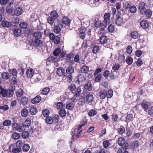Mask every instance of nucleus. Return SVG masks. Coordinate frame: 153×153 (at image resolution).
Here are the masks:
<instances>
[{"label":"nucleus","mask_w":153,"mask_h":153,"mask_svg":"<svg viewBox=\"0 0 153 153\" xmlns=\"http://www.w3.org/2000/svg\"><path fill=\"white\" fill-rule=\"evenodd\" d=\"M68 89L73 94L74 97L77 98L79 97L82 92V89L80 87H76V86L74 83H71L68 87Z\"/></svg>","instance_id":"obj_1"},{"label":"nucleus","mask_w":153,"mask_h":153,"mask_svg":"<svg viewBox=\"0 0 153 153\" xmlns=\"http://www.w3.org/2000/svg\"><path fill=\"white\" fill-rule=\"evenodd\" d=\"M113 94V91L111 89H108L107 91L103 90L100 91L99 97L101 99H104L106 97L110 98L112 97Z\"/></svg>","instance_id":"obj_2"},{"label":"nucleus","mask_w":153,"mask_h":153,"mask_svg":"<svg viewBox=\"0 0 153 153\" xmlns=\"http://www.w3.org/2000/svg\"><path fill=\"white\" fill-rule=\"evenodd\" d=\"M117 14L116 15V18L115 19L116 24L118 26H121L123 24V18H121L120 16L124 14L123 10H117Z\"/></svg>","instance_id":"obj_3"},{"label":"nucleus","mask_w":153,"mask_h":153,"mask_svg":"<svg viewBox=\"0 0 153 153\" xmlns=\"http://www.w3.org/2000/svg\"><path fill=\"white\" fill-rule=\"evenodd\" d=\"M84 90L86 91H91L93 89L92 84L91 82H87L84 86Z\"/></svg>","instance_id":"obj_4"},{"label":"nucleus","mask_w":153,"mask_h":153,"mask_svg":"<svg viewBox=\"0 0 153 153\" xmlns=\"http://www.w3.org/2000/svg\"><path fill=\"white\" fill-rule=\"evenodd\" d=\"M33 43L35 47L42 48L43 45V42L41 39H35Z\"/></svg>","instance_id":"obj_5"},{"label":"nucleus","mask_w":153,"mask_h":153,"mask_svg":"<svg viewBox=\"0 0 153 153\" xmlns=\"http://www.w3.org/2000/svg\"><path fill=\"white\" fill-rule=\"evenodd\" d=\"M140 13L142 15H145L147 18H150L152 15L151 10H140Z\"/></svg>","instance_id":"obj_6"},{"label":"nucleus","mask_w":153,"mask_h":153,"mask_svg":"<svg viewBox=\"0 0 153 153\" xmlns=\"http://www.w3.org/2000/svg\"><path fill=\"white\" fill-rule=\"evenodd\" d=\"M140 26L143 29L147 28L149 26L148 21L146 20H142L140 23Z\"/></svg>","instance_id":"obj_7"},{"label":"nucleus","mask_w":153,"mask_h":153,"mask_svg":"<svg viewBox=\"0 0 153 153\" xmlns=\"http://www.w3.org/2000/svg\"><path fill=\"white\" fill-rule=\"evenodd\" d=\"M56 73L59 76H64V77L65 76V70L62 67H59L58 68L56 71Z\"/></svg>","instance_id":"obj_8"},{"label":"nucleus","mask_w":153,"mask_h":153,"mask_svg":"<svg viewBox=\"0 0 153 153\" xmlns=\"http://www.w3.org/2000/svg\"><path fill=\"white\" fill-rule=\"evenodd\" d=\"M107 36L103 35L100 38V42L101 44L104 45L107 43Z\"/></svg>","instance_id":"obj_9"},{"label":"nucleus","mask_w":153,"mask_h":153,"mask_svg":"<svg viewBox=\"0 0 153 153\" xmlns=\"http://www.w3.org/2000/svg\"><path fill=\"white\" fill-rule=\"evenodd\" d=\"M71 20L67 16H64L62 19V22L66 25L67 26H69L70 25Z\"/></svg>","instance_id":"obj_10"},{"label":"nucleus","mask_w":153,"mask_h":153,"mask_svg":"<svg viewBox=\"0 0 153 153\" xmlns=\"http://www.w3.org/2000/svg\"><path fill=\"white\" fill-rule=\"evenodd\" d=\"M86 99L88 102L89 103L91 102L94 100V97L93 94L90 93L88 94L86 97Z\"/></svg>","instance_id":"obj_11"},{"label":"nucleus","mask_w":153,"mask_h":153,"mask_svg":"<svg viewBox=\"0 0 153 153\" xmlns=\"http://www.w3.org/2000/svg\"><path fill=\"white\" fill-rule=\"evenodd\" d=\"M26 74L27 77L29 78H31L34 75V71L32 68L28 69L26 73Z\"/></svg>","instance_id":"obj_12"},{"label":"nucleus","mask_w":153,"mask_h":153,"mask_svg":"<svg viewBox=\"0 0 153 153\" xmlns=\"http://www.w3.org/2000/svg\"><path fill=\"white\" fill-rule=\"evenodd\" d=\"M89 67L86 65L83 66L80 68L81 73L83 74H86L89 71Z\"/></svg>","instance_id":"obj_13"},{"label":"nucleus","mask_w":153,"mask_h":153,"mask_svg":"<svg viewBox=\"0 0 153 153\" xmlns=\"http://www.w3.org/2000/svg\"><path fill=\"white\" fill-rule=\"evenodd\" d=\"M41 99L40 96L37 95L32 100L31 102L33 104H37L40 101Z\"/></svg>","instance_id":"obj_14"},{"label":"nucleus","mask_w":153,"mask_h":153,"mask_svg":"<svg viewBox=\"0 0 153 153\" xmlns=\"http://www.w3.org/2000/svg\"><path fill=\"white\" fill-rule=\"evenodd\" d=\"M117 142L119 146H122L126 143V140L123 137H120L118 138Z\"/></svg>","instance_id":"obj_15"},{"label":"nucleus","mask_w":153,"mask_h":153,"mask_svg":"<svg viewBox=\"0 0 153 153\" xmlns=\"http://www.w3.org/2000/svg\"><path fill=\"white\" fill-rule=\"evenodd\" d=\"M28 98L26 97H23L22 98L20 102V104L23 105H25L27 104L28 102Z\"/></svg>","instance_id":"obj_16"},{"label":"nucleus","mask_w":153,"mask_h":153,"mask_svg":"<svg viewBox=\"0 0 153 153\" xmlns=\"http://www.w3.org/2000/svg\"><path fill=\"white\" fill-rule=\"evenodd\" d=\"M33 36L35 39H41L42 37V34L41 32L37 31L34 32Z\"/></svg>","instance_id":"obj_17"},{"label":"nucleus","mask_w":153,"mask_h":153,"mask_svg":"<svg viewBox=\"0 0 153 153\" xmlns=\"http://www.w3.org/2000/svg\"><path fill=\"white\" fill-rule=\"evenodd\" d=\"M7 90L4 89L2 86H0V94H2L3 97H5L7 96Z\"/></svg>","instance_id":"obj_18"},{"label":"nucleus","mask_w":153,"mask_h":153,"mask_svg":"<svg viewBox=\"0 0 153 153\" xmlns=\"http://www.w3.org/2000/svg\"><path fill=\"white\" fill-rule=\"evenodd\" d=\"M9 71L12 76L17 77L18 72L16 69L15 68L9 69Z\"/></svg>","instance_id":"obj_19"},{"label":"nucleus","mask_w":153,"mask_h":153,"mask_svg":"<svg viewBox=\"0 0 153 153\" xmlns=\"http://www.w3.org/2000/svg\"><path fill=\"white\" fill-rule=\"evenodd\" d=\"M117 132L119 134L122 135L125 131V129L124 127L122 126H120L119 128H118Z\"/></svg>","instance_id":"obj_20"},{"label":"nucleus","mask_w":153,"mask_h":153,"mask_svg":"<svg viewBox=\"0 0 153 153\" xmlns=\"http://www.w3.org/2000/svg\"><path fill=\"white\" fill-rule=\"evenodd\" d=\"M139 34L138 33L135 31L131 32L130 33V36L134 39H137L138 37Z\"/></svg>","instance_id":"obj_21"},{"label":"nucleus","mask_w":153,"mask_h":153,"mask_svg":"<svg viewBox=\"0 0 153 153\" xmlns=\"http://www.w3.org/2000/svg\"><path fill=\"white\" fill-rule=\"evenodd\" d=\"M130 3L129 2H126L125 4L126 9L129 8V10H136L137 8L134 5L131 6Z\"/></svg>","instance_id":"obj_22"},{"label":"nucleus","mask_w":153,"mask_h":153,"mask_svg":"<svg viewBox=\"0 0 153 153\" xmlns=\"http://www.w3.org/2000/svg\"><path fill=\"white\" fill-rule=\"evenodd\" d=\"M29 111L26 108H24L21 111V115L23 117H26L28 115Z\"/></svg>","instance_id":"obj_23"},{"label":"nucleus","mask_w":153,"mask_h":153,"mask_svg":"<svg viewBox=\"0 0 153 153\" xmlns=\"http://www.w3.org/2000/svg\"><path fill=\"white\" fill-rule=\"evenodd\" d=\"M139 146V142L138 140H135L131 143V148L134 149L137 148Z\"/></svg>","instance_id":"obj_24"},{"label":"nucleus","mask_w":153,"mask_h":153,"mask_svg":"<svg viewBox=\"0 0 153 153\" xmlns=\"http://www.w3.org/2000/svg\"><path fill=\"white\" fill-rule=\"evenodd\" d=\"M1 25L3 27H9L12 25V24L10 22L3 21L1 23Z\"/></svg>","instance_id":"obj_25"},{"label":"nucleus","mask_w":153,"mask_h":153,"mask_svg":"<svg viewBox=\"0 0 153 153\" xmlns=\"http://www.w3.org/2000/svg\"><path fill=\"white\" fill-rule=\"evenodd\" d=\"M21 33V30L20 29L17 28L14 30L13 33L14 36L17 37L20 36Z\"/></svg>","instance_id":"obj_26"},{"label":"nucleus","mask_w":153,"mask_h":153,"mask_svg":"<svg viewBox=\"0 0 153 153\" xmlns=\"http://www.w3.org/2000/svg\"><path fill=\"white\" fill-rule=\"evenodd\" d=\"M30 114L31 115H34L36 114L37 111V110L36 107L32 106L30 110Z\"/></svg>","instance_id":"obj_27"},{"label":"nucleus","mask_w":153,"mask_h":153,"mask_svg":"<svg viewBox=\"0 0 153 153\" xmlns=\"http://www.w3.org/2000/svg\"><path fill=\"white\" fill-rule=\"evenodd\" d=\"M74 68L71 66L68 67L66 70V73L68 74H72L74 72Z\"/></svg>","instance_id":"obj_28"},{"label":"nucleus","mask_w":153,"mask_h":153,"mask_svg":"<svg viewBox=\"0 0 153 153\" xmlns=\"http://www.w3.org/2000/svg\"><path fill=\"white\" fill-rule=\"evenodd\" d=\"M10 76L9 74L7 72H4L1 75L2 78L4 79H8L9 78Z\"/></svg>","instance_id":"obj_29"},{"label":"nucleus","mask_w":153,"mask_h":153,"mask_svg":"<svg viewBox=\"0 0 153 153\" xmlns=\"http://www.w3.org/2000/svg\"><path fill=\"white\" fill-rule=\"evenodd\" d=\"M48 62L50 63H53L56 62L57 61V58L56 57L55 58L53 56H49L47 59Z\"/></svg>","instance_id":"obj_30"},{"label":"nucleus","mask_w":153,"mask_h":153,"mask_svg":"<svg viewBox=\"0 0 153 153\" xmlns=\"http://www.w3.org/2000/svg\"><path fill=\"white\" fill-rule=\"evenodd\" d=\"M118 61L120 63H122L125 62V56L123 54H119Z\"/></svg>","instance_id":"obj_31"},{"label":"nucleus","mask_w":153,"mask_h":153,"mask_svg":"<svg viewBox=\"0 0 153 153\" xmlns=\"http://www.w3.org/2000/svg\"><path fill=\"white\" fill-rule=\"evenodd\" d=\"M66 112L63 108L61 109L59 111V114L60 116L62 117H65L66 115Z\"/></svg>","instance_id":"obj_32"},{"label":"nucleus","mask_w":153,"mask_h":153,"mask_svg":"<svg viewBox=\"0 0 153 153\" xmlns=\"http://www.w3.org/2000/svg\"><path fill=\"white\" fill-rule=\"evenodd\" d=\"M85 79V78L84 76L82 74H79L77 77V81L79 83L80 82H83Z\"/></svg>","instance_id":"obj_33"},{"label":"nucleus","mask_w":153,"mask_h":153,"mask_svg":"<svg viewBox=\"0 0 153 153\" xmlns=\"http://www.w3.org/2000/svg\"><path fill=\"white\" fill-rule=\"evenodd\" d=\"M12 129L16 131H19V124L16 123H14L12 124Z\"/></svg>","instance_id":"obj_34"},{"label":"nucleus","mask_w":153,"mask_h":153,"mask_svg":"<svg viewBox=\"0 0 153 153\" xmlns=\"http://www.w3.org/2000/svg\"><path fill=\"white\" fill-rule=\"evenodd\" d=\"M50 91V89L47 87L43 89L41 92V94L44 95L48 94Z\"/></svg>","instance_id":"obj_35"},{"label":"nucleus","mask_w":153,"mask_h":153,"mask_svg":"<svg viewBox=\"0 0 153 153\" xmlns=\"http://www.w3.org/2000/svg\"><path fill=\"white\" fill-rule=\"evenodd\" d=\"M88 123V120L85 119L84 121H82L77 128V130H79L82 128L83 126H85Z\"/></svg>","instance_id":"obj_36"},{"label":"nucleus","mask_w":153,"mask_h":153,"mask_svg":"<svg viewBox=\"0 0 153 153\" xmlns=\"http://www.w3.org/2000/svg\"><path fill=\"white\" fill-rule=\"evenodd\" d=\"M133 116L132 114H127V115L126 117V120L128 122L132 121L133 120Z\"/></svg>","instance_id":"obj_37"},{"label":"nucleus","mask_w":153,"mask_h":153,"mask_svg":"<svg viewBox=\"0 0 153 153\" xmlns=\"http://www.w3.org/2000/svg\"><path fill=\"white\" fill-rule=\"evenodd\" d=\"M97 114V111L95 110L91 109L88 113V115L90 117H93Z\"/></svg>","instance_id":"obj_38"},{"label":"nucleus","mask_w":153,"mask_h":153,"mask_svg":"<svg viewBox=\"0 0 153 153\" xmlns=\"http://www.w3.org/2000/svg\"><path fill=\"white\" fill-rule=\"evenodd\" d=\"M30 148L29 144H25L22 147V150L24 152H26L28 151Z\"/></svg>","instance_id":"obj_39"},{"label":"nucleus","mask_w":153,"mask_h":153,"mask_svg":"<svg viewBox=\"0 0 153 153\" xmlns=\"http://www.w3.org/2000/svg\"><path fill=\"white\" fill-rule=\"evenodd\" d=\"M24 93L23 90L21 89H19L16 92V96L17 97H20L23 95Z\"/></svg>","instance_id":"obj_40"},{"label":"nucleus","mask_w":153,"mask_h":153,"mask_svg":"<svg viewBox=\"0 0 153 153\" xmlns=\"http://www.w3.org/2000/svg\"><path fill=\"white\" fill-rule=\"evenodd\" d=\"M50 112L49 110L46 109L42 111V113L44 117H46L49 115Z\"/></svg>","instance_id":"obj_41"},{"label":"nucleus","mask_w":153,"mask_h":153,"mask_svg":"<svg viewBox=\"0 0 153 153\" xmlns=\"http://www.w3.org/2000/svg\"><path fill=\"white\" fill-rule=\"evenodd\" d=\"M53 120L52 117L48 116L45 118V121L47 123L50 124L53 122Z\"/></svg>","instance_id":"obj_42"},{"label":"nucleus","mask_w":153,"mask_h":153,"mask_svg":"<svg viewBox=\"0 0 153 153\" xmlns=\"http://www.w3.org/2000/svg\"><path fill=\"white\" fill-rule=\"evenodd\" d=\"M61 52V49L59 48H58L55 49L53 53V54L54 56H58L59 53H60Z\"/></svg>","instance_id":"obj_43"},{"label":"nucleus","mask_w":153,"mask_h":153,"mask_svg":"<svg viewBox=\"0 0 153 153\" xmlns=\"http://www.w3.org/2000/svg\"><path fill=\"white\" fill-rule=\"evenodd\" d=\"M31 121L30 118H27L24 122L23 124L26 127H29L30 126Z\"/></svg>","instance_id":"obj_44"},{"label":"nucleus","mask_w":153,"mask_h":153,"mask_svg":"<svg viewBox=\"0 0 153 153\" xmlns=\"http://www.w3.org/2000/svg\"><path fill=\"white\" fill-rule=\"evenodd\" d=\"M141 106L143 109L144 110L147 111L149 107V105L146 102H143L141 104Z\"/></svg>","instance_id":"obj_45"},{"label":"nucleus","mask_w":153,"mask_h":153,"mask_svg":"<svg viewBox=\"0 0 153 153\" xmlns=\"http://www.w3.org/2000/svg\"><path fill=\"white\" fill-rule=\"evenodd\" d=\"M133 61V59L131 56H128L126 59V62L129 65L132 64Z\"/></svg>","instance_id":"obj_46"},{"label":"nucleus","mask_w":153,"mask_h":153,"mask_svg":"<svg viewBox=\"0 0 153 153\" xmlns=\"http://www.w3.org/2000/svg\"><path fill=\"white\" fill-rule=\"evenodd\" d=\"M20 27L23 29H26L27 27V24L26 22H22L20 23L19 24Z\"/></svg>","instance_id":"obj_47"},{"label":"nucleus","mask_w":153,"mask_h":153,"mask_svg":"<svg viewBox=\"0 0 153 153\" xmlns=\"http://www.w3.org/2000/svg\"><path fill=\"white\" fill-rule=\"evenodd\" d=\"M120 67V65L119 64L115 63L112 66V69L114 71H116L119 70Z\"/></svg>","instance_id":"obj_48"},{"label":"nucleus","mask_w":153,"mask_h":153,"mask_svg":"<svg viewBox=\"0 0 153 153\" xmlns=\"http://www.w3.org/2000/svg\"><path fill=\"white\" fill-rule=\"evenodd\" d=\"M22 136L24 139H26L28 138L29 136V132L28 131H23Z\"/></svg>","instance_id":"obj_49"},{"label":"nucleus","mask_w":153,"mask_h":153,"mask_svg":"<svg viewBox=\"0 0 153 153\" xmlns=\"http://www.w3.org/2000/svg\"><path fill=\"white\" fill-rule=\"evenodd\" d=\"M7 97H12L14 94L13 90L12 89H8L7 90Z\"/></svg>","instance_id":"obj_50"},{"label":"nucleus","mask_w":153,"mask_h":153,"mask_svg":"<svg viewBox=\"0 0 153 153\" xmlns=\"http://www.w3.org/2000/svg\"><path fill=\"white\" fill-rule=\"evenodd\" d=\"M53 31L55 33H59L61 31V28L58 26H56L53 27Z\"/></svg>","instance_id":"obj_51"},{"label":"nucleus","mask_w":153,"mask_h":153,"mask_svg":"<svg viewBox=\"0 0 153 153\" xmlns=\"http://www.w3.org/2000/svg\"><path fill=\"white\" fill-rule=\"evenodd\" d=\"M53 41L54 43L55 44H59L60 42V38L58 36H56L54 39Z\"/></svg>","instance_id":"obj_52"},{"label":"nucleus","mask_w":153,"mask_h":153,"mask_svg":"<svg viewBox=\"0 0 153 153\" xmlns=\"http://www.w3.org/2000/svg\"><path fill=\"white\" fill-rule=\"evenodd\" d=\"M103 145L104 148L106 149L110 145V142L108 140H105L103 142Z\"/></svg>","instance_id":"obj_53"},{"label":"nucleus","mask_w":153,"mask_h":153,"mask_svg":"<svg viewBox=\"0 0 153 153\" xmlns=\"http://www.w3.org/2000/svg\"><path fill=\"white\" fill-rule=\"evenodd\" d=\"M51 16L54 19H56L58 17V14L57 12L55 10H53L51 12Z\"/></svg>","instance_id":"obj_54"},{"label":"nucleus","mask_w":153,"mask_h":153,"mask_svg":"<svg viewBox=\"0 0 153 153\" xmlns=\"http://www.w3.org/2000/svg\"><path fill=\"white\" fill-rule=\"evenodd\" d=\"M115 30L114 25L112 24H110L108 26V30L110 33L113 32Z\"/></svg>","instance_id":"obj_55"},{"label":"nucleus","mask_w":153,"mask_h":153,"mask_svg":"<svg viewBox=\"0 0 153 153\" xmlns=\"http://www.w3.org/2000/svg\"><path fill=\"white\" fill-rule=\"evenodd\" d=\"M99 50V47L98 46H94L92 49V52L94 54L97 53Z\"/></svg>","instance_id":"obj_56"},{"label":"nucleus","mask_w":153,"mask_h":153,"mask_svg":"<svg viewBox=\"0 0 153 153\" xmlns=\"http://www.w3.org/2000/svg\"><path fill=\"white\" fill-rule=\"evenodd\" d=\"M17 77L14 76L12 77L11 80V83L14 85H17Z\"/></svg>","instance_id":"obj_57"},{"label":"nucleus","mask_w":153,"mask_h":153,"mask_svg":"<svg viewBox=\"0 0 153 153\" xmlns=\"http://www.w3.org/2000/svg\"><path fill=\"white\" fill-rule=\"evenodd\" d=\"M47 22L51 26H52L54 22V21L52 17H49L47 19Z\"/></svg>","instance_id":"obj_58"},{"label":"nucleus","mask_w":153,"mask_h":153,"mask_svg":"<svg viewBox=\"0 0 153 153\" xmlns=\"http://www.w3.org/2000/svg\"><path fill=\"white\" fill-rule=\"evenodd\" d=\"M79 56L78 54L76 55L74 57V61H71V63L72 64H74V62H77L79 60Z\"/></svg>","instance_id":"obj_59"},{"label":"nucleus","mask_w":153,"mask_h":153,"mask_svg":"<svg viewBox=\"0 0 153 153\" xmlns=\"http://www.w3.org/2000/svg\"><path fill=\"white\" fill-rule=\"evenodd\" d=\"M110 23L109 21H107L106 20H104L102 21V22H101V27H103L105 28L107 25L109 24Z\"/></svg>","instance_id":"obj_60"},{"label":"nucleus","mask_w":153,"mask_h":153,"mask_svg":"<svg viewBox=\"0 0 153 153\" xmlns=\"http://www.w3.org/2000/svg\"><path fill=\"white\" fill-rule=\"evenodd\" d=\"M23 145V142L22 140H18L16 143V147L21 148Z\"/></svg>","instance_id":"obj_61"},{"label":"nucleus","mask_w":153,"mask_h":153,"mask_svg":"<svg viewBox=\"0 0 153 153\" xmlns=\"http://www.w3.org/2000/svg\"><path fill=\"white\" fill-rule=\"evenodd\" d=\"M111 16V14L108 13H105L104 16V20L107 21H109V20L110 19Z\"/></svg>","instance_id":"obj_62"},{"label":"nucleus","mask_w":153,"mask_h":153,"mask_svg":"<svg viewBox=\"0 0 153 153\" xmlns=\"http://www.w3.org/2000/svg\"><path fill=\"white\" fill-rule=\"evenodd\" d=\"M102 74H99L96 77L95 79L94 80V82H100L102 79Z\"/></svg>","instance_id":"obj_63"},{"label":"nucleus","mask_w":153,"mask_h":153,"mask_svg":"<svg viewBox=\"0 0 153 153\" xmlns=\"http://www.w3.org/2000/svg\"><path fill=\"white\" fill-rule=\"evenodd\" d=\"M148 114L150 116H153V106L149 108L148 110Z\"/></svg>","instance_id":"obj_64"}]
</instances>
